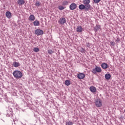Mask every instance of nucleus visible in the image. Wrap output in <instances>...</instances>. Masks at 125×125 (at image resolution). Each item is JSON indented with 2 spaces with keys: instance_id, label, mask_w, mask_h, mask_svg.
<instances>
[{
  "instance_id": "1",
  "label": "nucleus",
  "mask_w": 125,
  "mask_h": 125,
  "mask_svg": "<svg viewBox=\"0 0 125 125\" xmlns=\"http://www.w3.org/2000/svg\"><path fill=\"white\" fill-rule=\"evenodd\" d=\"M13 75L15 79L19 80L23 77V73L19 70H15L13 72Z\"/></svg>"
},
{
  "instance_id": "2",
  "label": "nucleus",
  "mask_w": 125,
  "mask_h": 125,
  "mask_svg": "<svg viewBox=\"0 0 125 125\" xmlns=\"http://www.w3.org/2000/svg\"><path fill=\"white\" fill-rule=\"evenodd\" d=\"M101 72H102L101 67L98 66H96V67L92 70V73L95 75L96 73H101Z\"/></svg>"
},
{
  "instance_id": "3",
  "label": "nucleus",
  "mask_w": 125,
  "mask_h": 125,
  "mask_svg": "<svg viewBox=\"0 0 125 125\" xmlns=\"http://www.w3.org/2000/svg\"><path fill=\"white\" fill-rule=\"evenodd\" d=\"M95 103L96 107H98V108L102 106V101L100 99H98L96 100Z\"/></svg>"
},
{
  "instance_id": "4",
  "label": "nucleus",
  "mask_w": 125,
  "mask_h": 125,
  "mask_svg": "<svg viewBox=\"0 0 125 125\" xmlns=\"http://www.w3.org/2000/svg\"><path fill=\"white\" fill-rule=\"evenodd\" d=\"M35 33L37 36H41V35H43V31L41 29L36 30Z\"/></svg>"
},
{
  "instance_id": "5",
  "label": "nucleus",
  "mask_w": 125,
  "mask_h": 125,
  "mask_svg": "<svg viewBox=\"0 0 125 125\" xmlns=\"http://www.w3.org/2000/svg\"><path fill=\"white\" fill-rule=\"evenodd\" d=\"M77 8V4L72 3L69 6V9L70 10H75Z\"/></svg>"
},
{
  "instance_id": "6",
  "label": "nucleus",
  "mask_w": 125,
  "mask_h": 125,
  "mask_svg": "<svg viewBox=\"0 0 125 125\" xmlns=\"http://www.w3.org/2000/svg\"><path fill=\"white\" fill-rule=\"evenodd\" d=\"M77 77L79 80H83V79L85 78V75L83 73H81L78 74Z\"/></svg>"
},
{
  "instance_id": "7",
  "label": "nucleus",
  "mask_w": 125,
  "mask_h": 125,
  "mask_svg": "<svg viewBox=\"0 0 125 125\" xmlns=\"http://www.w3.org/2000/svg\"><path fill=\"white\" fill-rule=\"evenodd\" d=\"M101 67L104 70H106V69H108L109 68V65L106 63H103L101 64Z\"/></svg>"
},
{
  "instance_id": "8",
  "label": "nucleus",
  "mask_w": 125,
  "mask_h": 125,
  "mask_svg": "<svg viewBox=\"0 0 125 125\" xmlns=\"http://www.w3.org/2000/svg\"><path fill=\"white\" fill-rule=\"evenodd\" d=\"M76 31L78 33H82L83 31V28L82 26L80 25L77 27Z\"/></svg>"
},
{
  "instance_id": "9",
  "label": "nucleus",
  "mask_w": 125,
  "mask_h": 125,
  "mask_svg": "<svg viewBox=\"0 0 125 125\" xmlns=\"http://www.w3.org/2000/svg\"><path fill=\"white\" fill-rule=\"evenodd\" d=\"M66 22V19L64 18H62L60 19L59 23L61 24V25H64V23Z\"/></svg>"
},
{
  "instance_id": "10",
  "label": "nucleus",
  "mask_w": 125,
  "mask_h": 125,
  "mask_svg": "<svg viewBox=\"0 0 125 125\" xmlns=\"http://www.w3.org/2000/svg\"><path fill=\"white\" fill-rule=\"evenodd\" d=\"M36 19V17H35V16L34 15H31L29 16L28 18V20L29 21H35V20Z\"/></svg>"
},
{
  "instance_id": "11",
  "label": "nucleus",
  "mask_w": 125,
  "mask_h": 125,
  "mask_svg": "<svg viewBox=\"0 0 125 125\" xmlns=\"http://www.w3.org/2000/svg\"><path fill=\"white\" fill-rule=\"evenodd\" d=\"M101 29V26L96 24V26L94 27V30L95 32H97V31H99V30H100Z\"/></svg>"
},
{
  "instance_id": "12",
  "label": "nucleus",
  "mask_w": 125,
  "mask_h": 125,
  "mask_svg": "<svg viewBox=\"0 0 125 125\" xmlns=\"http://www.w3.org/2000/svg\"><path fill=\"white\" fill-rule=\"evenodd\" d=\"M18 3L19 5H23L25 3V0H18Z\"/></svg>"
},
{
  "instance_id": "13",
  "label": "nucleus",
  "mask_w": 125,
  "mask_h": 125,
  "mask_svg": "<svg viewBox=\"0 0 125 125\" xmlns=\"http://www.w3.org/2000/svg\"><path fill=\"white\" fill-rule=\"evenodd\" d=\"M6 16L7 18L10 19V18H11V13L9 11L6 12Z\"/></svg>"
},
{
  "instance_id": "14",
  "label": "nucleus",
  "mask_w": 125,
  "mask_h": 125,
  "mask_svg": "<svg viewBox=\"0 0 125 125\" xmlns=\"http://www.w3.org/2000/svg\"><path fill=\"white\" fill-rule=\"evenodd\" d=\"M90 91L92 92H96V88L94 86H91L89 88Z\"/></svg>"
},
{
  "instance_id": "15",
  "label": "nucleus",
  "mask_w": 125,
  "mask_h": 125,
  "mask_svg": "<svg viewBox=\"0 0 125 125\" xmlns=\"http://www.w3.org/2000/svg\"><path fill=\"white\" fill-rule=\"evenodd\" d=\"M105 79L106 80H109L111 79V74H106L104 76Z\"/></svg>"
},
{
  "instance_id": "16",
  "label": "nucleus",
  "mask_w": 125,
  "mask_h": 125,
  "mask_svg": "<svg viewBox=\"0 0 125 125\" xmlns=\"http://www.w3.org/2000/svg\"><path fill=\"white\" fill-rule=\"evenodd\" d=\"M13 65L15 68H17V67H19V66H20V63L18 62H13Z\"/></svg>"
},
{
  "instance_id": "17",
  "label": "nucleus",
  "mask_w": 125,
  "mask_h": 125,
  "mask_svg": "<svg viewBox=\"0 0 125 125\" xmlns=\"http://www.w3.org/2000/svg\"><path fill=\"white\" fill-rule=\"evenodd\" d=\"M33 25L35 26H40V21H35L33 22Z\"/></svg>"
},
{
  "instance_id": "18",
  "label": "nucleus",
  "mask_w": 125,
  "mask_h": 125,
  "mask_svg": "<svg viewBox=\"0 0 125 125\" xmlns=\"http://www.w3.org/2000/svg\"><path fill=\"white\" fill-rule=\"evenodd\" d=\"M79 8L81 10H83L85 9V6L83 4H81L79 6Z\"/></svg>"
},
{
  "instance_id": "19",
  "label": "nucleus",
  "mask_w": 125,
  "mask_h": 125,
  "mask_svg": "<svg viewBox=\"0 0 125 125\" xmlns=\"http://www.w3.org/2000/svg\"><path fill=\"white\" fill-rule=\"evenodd\" d=\"M90 2V0H83V3L84 4L86 5V4H89Z\"/></svg>"
},
{
  "instance_id": "20",
  "label": "nucleus",
  "mask_w": 125,
  "mask_h": 125,
  "mask_svg": "<svg viewBox=\"0 0 125 125\" xmlns=\"http://www.w3.org/2000/svg\"><path fill=\"white\" fill-rule=\"evenodd\" d=\"M90 4H87L86 5H85V8L86 9V10H89V9H90Z\"/></svg>"
},
{
  "instance_id": "21",
  "label": "nucleus",
  "mask_w": 125,
  "mask_h": 125,
  "mask_svg": "<svg viewBox=\"0 0 125 125\" xmlns=\"http://www.w3.org/2000/svg\"><path fill=\"white\" fill-rule=\"evenodd\" d=\"M65 85L68 86V85H70L71 84V81H70V80H66L65 81Z\"/></svg>"
},
{
  "instance_id": "22",
  "label": "nucleus",
  "mask_w": 125,
  "mask_h": 125,
  "mask_svg": "<svg viewBox=\"0 0 125 125\" xmlns=\"http://www.w3.org/2000/svg\"><path fill=\"white\" fill-rule=\"evenodd\" d=\"M41 2L38 0H36V3H35L36 6H38L39 7V6H41Z\"/></svg>"
},
{
  "instance_id": "23",
  "label": "nucleus",
  "mask_w": 125,
  "mask_h": 125,
  "mask_svg": "<svg viewBox=\"0 0 125 125\" xmlns=\"http://www.w3.org/2000/svg\"><path fill=\"white\" fill-rule=\"evenodd\" d=\"M33 51H34V52H39V51H40V49L38 47H35L33 49Z\"/></svg>"
},
{
  "instance_id": "24",
  "label": "nucleus",
  "mask_w": 125,
  "mask_h": 125,
  "mask_svg": "<svg viewBox=\"0 0 125 125\" xmlns=\"http://www.w3.org/2000/svg\"><path fill=\"white\" fill-rule=\"evenodd\" d=\"M48 53L50 55L52 54V53H54V51L50 49V50H48Z\"/></svg>"
},
{
  "instance_id": "25",
  "label": "nucleus",
  "mask_w": 125,
  "mask_h": 125,
  "mask_svg": "<svg viewBox=\"0 0 125 125\" xmlns=\"http://www.w3.org/2000/svg\"><path fill=\"white\" fill-rule=\"evenodd\" d=\"M74 125V123L71 121H68L66 123L65 125Z\"/></svg>"
},
{
  "instance_id": "26",
  "label": "nucleus",
  "mask_w": 125,
  "mask_h": 125,
  "mask_svg": "<svg viewBox=\"0 0 125 125\" xmlns=\"http://www.w3.org/2000/svg\"><path fill=\"white\" fill-rule=\"evenodd\" d=\"M58 8L59 10H63V9H65V7L63 6H59Z\"/></svg>"
},
{
  "instance_id": "27",
  "label": "nucleus",
  "mask_w": 125,
  "mask_h": 125,
  "mask_svg": "<svg viewBox=\"0 0 125 125\" xmlns=\"http://www.w3.org/2000/svg\"><path fill=\"white\" fill-rule=\"evenodd\" d=\"M7 117H11V116H12V111H9L7 113Z\"/></svg>"
},
{
  "instance_id": "28",
  "label": "nucleus",
  "mask_w": 125,
  "mask_h": 125,
  "mask_svg": "<svg viewBox=\"0 0 125 125\" xmlns=\"http://www.w3.org/2000/svg\"><path fill=\"white\" fill-rule=\"evenodd\" d=\"M68 3H69V2H68V1L67 0L64 1L62 2V5H67Z\"/></svg>"
},
{
  "instance_id": "29",
  "label": "nucleus",
  "mask_w": 125,
  "mask_h": 125,
  "mask_svg": "<svg viewBox=\"0 0 125 125\" xmlns=\"http://www.w3.org/2000/svg\"><path fill=\"white\" fill-rule=\"evenodd\" d=\"M101 0H94V2L95 3H98Z\"/></svg>"
},
{
  "instance_id": "30",
  "label": "nucleus",
  "mask_w": 125,
  "mask_h": 125,
  "mask_svg": "<svg viewBox=\"0 0 125 125\" xmlns=\"http://www.w3.org/2000/svg\"><path fill=\"white\" fill-rule=\"evenodd\" d=\"M81 52L82 53H84V52H85V50L84 49H83V48H82Z\"/></svg>"
},
{
  "instance_id": "31",
  "label": "nucleus",
  "mask_w": 125,
  "mask_h": 125,
  "mask_svg": "<svg viewBox=\"0 0 125 125\" xmlns=\"http://www.w3.org/2000/svg\"><path fill=\"white\" fill-rule=\"evenodd\" d=\"M110 43H111V44H113V45H114V44H115V42H110Z\"/></svg>"
}]
</instances>
